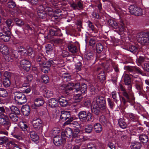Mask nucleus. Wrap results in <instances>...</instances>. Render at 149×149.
I'll list each match as a JSON object with an SVG mask.
<instances>
[{
	"label": "nucleus",
	"instance_id": "obj_17",
	"mask_svg": "<svg viewBox=\"0 0 149 149\" xmlns=\"http://www.w3.org/2000/svg\"><path fill=\"white\" fill-rule=\"evenodd\" d=\"M58 102L61 107H65L69 105V102L65 97L61 96L59 97Z\"/></svg>",
	"mask_w": 149,
	"mask_h": 149
},
{
	"label": "nucleus",
	"instance_id": "obj_6",
	"mask_svg": "<svg viewBox=\"0 0 149 149\" xmlns=\"http://www.w3.org/2000/svg\"><path fill=\"white\" fill-rule=\"evenodd\" d=\"M80 120L82 122L91 121L93 117L92 114L90 112L86 113L85 111H80L78 115Z\"/></svg>",
	"mask_w": 149,
	"mask_h": 149
},
{
	"label": "nucleus",
	"instance_id": "obj_53",
	"mask_svg": "<svg viewBox=\"0 0 149 149\" xmlns=\"http://www.w3.org/2000/svg\"><path fill=\"white\" fill-rule=\"evenodd\" d=\"M137 50V47L135 45H131L129 47V50L133 53L136 52Z\"/></svg>",
	"mask_w": 149,
	"mask_h": 149
},
{
	"label": "nucleus",
	"instance_id": "obj_61",
	"mask_svg": "<svg viewBox=\"0 0 149 149\" xmlns=\"http://www.w3.org/2000/svg\"><path fill=\"white\" fill-rule=\"evenodd\" d=\"M108 105L111 109H112L114 106V103L112 100L109 98H107Z\"/></svg>",
	"mask_w": 149,
	"mask_h": 149
},
{
	"label": "nucleus",
	"instance_id": "obj_57",
	"mask_svg": "<svg viewBox=\"0 0 149 149\" xmlns=\"http://www.w3.org/2000/svg\"><path fill=\"white\" fill-rule=\"evenodd\" d=\"M41 78L43 82L45 84L47 83L49 81V78L46 74L42 75Z\"/></svg>",
	"mask_w": 149,
	"mask_h": 149
},
{
	"label": "nucleus",
	"instance_id": "obj_33",
	"mask_svg": "<svg viewBox=\"0 0 149 149\" xmlns=\"http://www.w3.org/2000/svg\"><path fill=\"white\" fill-rule=\"evenodd\" d=\"M123 77L125 85H128L131 84V78L128 74H124Z\"/></svg>",
	"mask_w": 149,
	"mask_h": 149
},
{
	"label": "nucleus",
	"instance_id": "obj_47",
	"mask_svg": "<svg viewBox=\"0 0 149 149\" xmlns=\"http://www.w3.org/2000/svg\"><path fill=\"white\" fill-rule=\"evenodd\" d=\"M59 30L54 28H52L49 30V34L51 36H56L58 34Z\"/></svg>",
	"mask_w": 149,
	"mask_h": 149
},
{
	"label": "nucleus",
	"instance_id": "obj_30",
	"mask_svg": "<svg viewBox=\"0 0 149 149\" xmlns=\"http://www.w3.org/2000/svg\"><path fill=\"white\" fill-rule=\"evenodd\" d=\"M18 126L20 128L22 131H26L28 128V126L26 123L23 121L19 122L18 124Z\"/></svg>",
	"mask_w": 149,
	"mask_h": 149
},
{
	"label": "nucleus",
	"instance_id": "obj_5",
	"mask_svg": "<svg viewBox=\"0 0 149 149\" xmlns=\"http://www.w3.org/2000/svg\"><path fill=\"white\" fill-rule=\"evenodd\" d=\"M108 23L110 26L115 29H118L120 32L123 31L125 28V24L123 21L120 20L119 22V25L115 21L112 19H109L108 20Z\"/></svg>",
	"mask_w": 149,
	"mask_h": 149
},
{
	"label": "nucleus",
	"instance_id": "obj_24",
	"mask_svg": "<svg viewBox=\"0 0 149 149\" xmlns=\"http://www.w3.org/2000/svg\"><path fill=\"white\" fill-rule=\"evenodd\" d=\"M11 135L17 139L20 140L22 139L19 132L18 129L16 127H15L14 130L13 132L11 133Z\"/></svg>",
	"mask_w": 149,
	"mask_h": 149
},
{
	"label": "nucleus",
	"instance_id": "obj_21",
	"mask_svg": "<svg viewBox=\"0 0 149 149\" xmlns=\"http://www.w3.org/2000/svg\"><path fill=\"white\" fill-rule=\"evenodd\" d=\"M21 111L23 114L26 116H28L30 112V108L29 105H25L21 108Z\"/></svg>",
	"mask_w": 149,
	"mask_h": 149
},
{
	"label": "nucleus",
	"instance_id": "obj_42",
	"mask_svg": "<svg viewBox=\"0 0 149 149\" xmlns=\"http://www.w3.org/2000/svg\"><path fill=\"white\" fill-rule=\"evenodd\" d=\"M46 60V58L41 54H40L38 56L37 58V62H40V64H42L43 62Z\"/></svg>",
	"mask_w": 149,
	"mask_h": 149
},
{
	"label": "nucleus",
	"instance_id": "obj_16",
	"mask_svg": "<svg viewBox=\"0 0 149 149\" xmlns=\"http://www.w3.org/2000/svg\"><path fill=\"white\" fill-rule=\"evenodd\" d=\"M34 102L36 107H39L42 105L44 103L43 97L42 96L37 97L34 99Z\"/></svg>",
	"mask_w": 149,
	"mask_h": 149
},
{
	"label": "nucleus",
	"instance_id": "obj_3",
	"mask_svg": "<svg viewBox=\"0 0 149 149\" xmlns=\"http://www.w3.org/2000/svg\"><path fill=\"white\" fill-rule=\"evenodd\" d=\"M14 95L16 103L21 105L26 102L27 98L26 95L23 93L17 91L14 93Z\"/></svg>",
	"mask_w": 149,
	"mask_h": 149
},
{
	"label": "nucleus",
	"instance_id": "obj_38",
	"mask_svg": "<svg viewBox=\"0 0 149 149\" xmlns=\"http://www.w3.org/2000/svg\"><path fill=\"white\" fill-rule=\"evenodd\" d=\"M93 129V127L92 125L91 124H88L85 126L84 130L86 133L89 134L92 132Z\"/></svg>",
	"mask_w": 149,
	"mask_h": 149
},
{
	"label": "nucleus",
	"instance_id": "obj_2",
	"mask_svg": "<svg viewBox=\"0 0 149 149\" xmlns=\"http://www.w3.org/2000/svg\"><path fill=\"white\" fill-rule=\"evenodd\" d=\"M6 25L0 28L2 31L0 32V38L4 42H8L10 40V29L12 26V20L8 19L5 21Z\"/></svg>",
	"mask_w": 149,
	"mask_h": 149
},
{
	"label": "nucleus",
	"instance_id": "obj_4",
	"mask_svg": "<svg viewBox=\"0 0 149 149\" xmlns=\"http://www.w3.org/2000/svg\"><path fill=\"white\" fill-rule=\"evenodd\" d=\"M137 41L142 45H144L149 42V36L146 32H141L137 33L136 36Z\"/></svg>",
	"mask_w": 149,
	"mask_h": 149
},
{
	"label": "nucleus",
	"instance_id": "obj_10",
	"mask_svg": "<svg viewBox=\"0 0 149 149\" xmlns=\"http://www.w3.org/2000/svg\"><path fill=\"white\" fill-rule=\"evenodd\" d=\"M119 88L121 91H122L123 95L125 97H122L120 100L121 102L123 103L124 105H125L127 102H130L129 96L126 90L123 86L120 84V85Z\"/></svg>",
	"mask_w": 149,
	"mask_h": 149
},
{
	"label": "nucleus",
	"instance_id": "obj_13",
	"mask_svg": "<svg viewBox=\"0 0 149 149\" xmlns=\"http://www.w3.org/2000/svg\"><path fill=\"white\" fill-rule=\"evenodd\" d=\"M70 6L74 10H81L84 8L82 1H78L76 3L73 2L70 3Z\"/></svg>",
	"mask_w": 149,
	"mask_h": 149
},
{
	"label": "nucleus",
	"instance_id": "obj_58",
	"mask_svg": "<svg viewBox=\"0 0 149 149\" xmlns=\"http://www.w3.org/2000/svg\"><path fill=\"white\" fill-rule=\"evenodd\" d=\"M59 132L60 130L59 128L57 127H54V128L50 132V133L53 135H56Z\"/></svg>",
	"mask_w": 149,
	"mask_h": 149
},
{
	"label": "nucleus",
	"instance_id": "obj_37",
	"mask_svg": "<svg viewBox=\"0 0 149 149\" xmlns=\"http://www.w3.org/2000/svg\"><path fill=\"white\" fill-rule=\"evenodd\" d=\"M139 140L143 143H146L148 141V136L145 134H142L139 136Z\"/></svg>",
	"mask_w": 149,
	"mask_h": 149
},
{
	"label": "nucleus",
	"instance_id": "obj_32",
	"mask_svg": "<svg viewBox=\"0 0 149 149\" xmlns=\"http://www.w3.org/2000/svg\"><path fill=\"white\" fill-rule=\"evenodd\" d=\"M118 123L120 127L123 129H125L127 127V124L125 121V120L120 118L118 120Z\"/></svg>",
	"mask_w": 149,
	"mask_h": 149
},
{
	"label": "nucleus",
	"instance_id": "obj_41",
	"mask_svg": "<svg viewBox=\"0 0 149 149\" xmlns=\"http://www.w3.org/2000/svg\"><path fill=\"white\" fill-rule=\"evenodd\" d=\"M53 61L52 60L50 61H44L42 63L43 67L44 68H49L51 66V64Z\"/></svg>",
	"mask_w": 149,
	"mask_h": 149
},
{
	"label": "nucleus",
	"instance_id": "obj_49",
	"mask_svg": "<svg viewBox=\"0 0 149 149\" xmlns=\"http://www.w3.org/2000/svg\"><path fill=\"white\" fill-rule=\"evenodd\" d=\"M82 64L80 62L76 63L75 64L74 69L76 71L78 72L81 70Z\"/></svg>",
	"mask_w": 149,
	"mask_h": 149
},
{
	"label": "nucleus",
	"instance_id": "obj_15",
	"mask_svg": "<svg viewBox=\"0 0 149 149\" xmlns=\"http://www.w3.org/2000/svg\"><path fill=\"white\" fill-rule=\"evenodd\" d=\"M42 122L39 118L34 119L32 122V124L33 127L36 130L39 129L42 127Z\"/></svg>",
	"mask_w": 149,
	"mask_h": 149
},
{
	"label": "nucleus",
	"instance_id": "obj_23",
	"mask_svg": "<svg viewBox=\"0 0 149 149\" xmlns=\"http://www.w3.org/2000/svg\"><path fill=\"white\" fill-rule=\"evenodd\" d=\"M128 86L127 89L128 90V93L129 94L130 99V102L132 100H134L135 98L134 96V93L132 90V85L131 84L128 85H126Z\"/></svg>",
	"mask_w": 149,
	"mask_h": 149
},
{
	"label": "nucleus",
	"instance_id": "obj_18",
	"mask_svg": "<svg viewBox=\"0 0 149 149\" xmlns=\"http://www.w3.org/2000/svg\"><path fill=\"white\" fill-rule=\"evenodd\" d=\"M72 130L70 128H66L64 132L61 133V135L62 137H66L68 138L70 137L71 136H72Z\"/></svg>",
	"mask_w": 149,
	"mask_h": 149
},
{
	"label": "nucleus",
	"instance_id": "obj_35",
	"mask_svg": "<svg viewBox=\"0 0 149 149\" xmlns=\"http://www.w3.org/2000/svg\"><path fill=\"white\" fill-rule=\"evenodd\" d=\"M10 108L12 112H13L14 114H19L20 111L19 109L15 106L12 105L10 107Z\"/></svg>",
	"mask_w": 149,
	"mask_h": 149
},
{
	"label": "nucleus",
	"instance_id": "obj_26",
	"mask_svg": "<svg viewBox=\"0 0 149 149\" xmlns=\"http://www.w3.org/2000/svg\"><path fill=\"white\" fill-rule=\"evenodd\" d=\"M49 104L52 108L57 107L58 106V101L54 98H51L49 101Z\"/></svg>",
	"mask_w": 149,
	"mask_h": 149
},
{
	"label": "nucleus",
	"instance_id": "obj_9",
	"mask_svg": "<svg viewBox=\"0 0 149 149\" xmlns=\"http://www.w3.org/2000/svg\"><path fill=\"white\" fill-rule=\"evenodd\" d=\"M130 75L132 77L133 80L135 84L136 88L139 92H141L143 90V83L141 79L136 75L130 74Z\"/></svg>",
	"mask_w": 149,
	"mask_h": 149
},
{
	"label": "nucleus",
	"instance_id": "obj_45",
	"mask_svg": "<svg viewBox=\"0 0 149 149\" xmlns=\"http://www.w3.org/2000/svg\"><path fill=\"white\" fill-rule=\"evenodd\" d=\"M103 49V47L100 43H98L96 45V50L98 53H100Z\"/></svg>",
	"mask_w": 149,
	"mask_h": 149
},
{
	"label": "nucleus",
	"instance_id": "obj_52",
	"mask_svg": "<svg viewBox=\"0 0 149 149\" xmlns=\"http://www.w3.org/2000/svg\"><path fill=\"white\" fill-rule=\"evenodd\" d=\"M5 56L4 58L6 61L8 62H11L13 61V57L11 55V54H7Z\"/></svg>",
	"mask_w": 149,
	"mask_h": 149
},
{
	"label": "nucleus",
	"instance_id": "obj_39",
	"mask_svg": "<svg viewBox=\"0 0 149 149\" xmlns=\"http://www.w3.org/2000/svg\"><path fill=\"white\" fill-rule=\"evenodd\" d=\"M8 95V93L5 89L0 88V96L3 97H6Z\"/></svg>",
	"mask_w": 149,
	"mask_h": 149
},
{
	"label": "nucleus",
	"instance_id": "obj_7",
	"mask_svg": "<svg viewBox=\"0 0 149 149\" xmlns=\"http://www.w3.org/2000/svg\"><path fill=\"white\" fill-rule=\"evenodd\" d=\"M60 119L63 121H65L68 119L64 123L65 124L68 125L73 120V118L71 117L70 111H62L61 112Z\"/></svg>",
	"mask_w": 149,
	"mask_h": 149
},
{
	"label": "nucleus",
	"instance_id": "obj_25",
	"mask_svg": "<svg viewBox=\"0 0 149 149\" xmlns=\"http://www.w3.org/2000/svg\"><path fill=\"white\" fill-rule=\"evenodd\" d=\"M40 6L39 7V10L38 11L37 14L39 18H41L42 19L45 18L47 15V13L44 10L43 8H41V9H40Z\"/></svg>",
	"mask_w": 149,
	"mask_h": 149
},
{
	"label": "nucleus",
	"instance_id": "obj_56",
	"mask_svg": "<svg viewBox=\"0 0 149 149\" xmlns=\"http://www.w3.org/2000/svg\"><path fill=\"white\" fill-rule=\"evenodd\" d=\"M14 20L15 22L17 24V25L21 26L24 25V22L21 20L20 19L17 18H15L14 19Z\"/></svg>",
	"mask_w": 149,
	"mask_h": 149
},
{
	"label": "nucleus",
	"instance_id": "obj_11",
	"mask_svg": "<svg viewBox=\"0 0 149 149\" xmlns=\"http://www.w3.org/2000/svg\"><path fill=\"white\" fill-rule=\"evenodd\" d=\"M31 64L28 60L23 59L20 61V65L19 66L21 69L26 72H28L30 69Z\"/></svg>",
	"mask_w": 149,
	"mask_h": 149
},
{
	"label": "nucleus",
	"instance_id": "obj_60",
	"mask_svg": "<svg viewBox=\"0 0 149 149\" xmlns=\"http://www.w3.org/2000/svg\"><path fill=\"white\" fill-rule=\"evenodd\" d=\"M80 132V130L77 128H75L74 130V133L72 135V138H75L79 136V134Z\"/></svg>",
	"mask_w": 149,
	"mask_h": 149
},
{
	"label": "nucleus",
	"instance_id": "obj_63",
	"mask_svg": "<svg viewBox=\"0 0 149 149\" xmlns=\"http://www.w3.org/2000/svg\"><path fill=\"white\" fill-rule=\"evenodd\" d=\"M26 50L27 55H30L33 53V49L30 46H26Z\"/></svg>",
	"mask_w": 149,
	"mask_h": 149
},
{
	"label": "nucleus",
	"instance_id": "obj_19",
	"mask_svg": "<svg viewBox=\"0 0 149 149\" xmlns=\"http://www.w3.org/2000/svg\"><path fill=\"white\" fill-rule=\"evenodd\" d=\"M0 124L9 126L10 124L8 116L6 115H4V117H0Z\"/></svg>",
	"mask_w": 149,
	"mask_h": 149
},
{
	"label": "nucleus",
	"instance_id": "obj_34",
	"mask_svg": "<svg viewBox=\"0 0 149 149\" xmlns=\"http://www.w3.org/2000/svg\"><path fill=\"white\" fill-rule=\"evenodd\" d=\"M18 52L21 53L22 55H27V50L26 48L22 46H20L18 48Z\"/></svg>",
	"mask_w": 149,
	"mask_h": 149
},
{
	"label": "nucleus",
	"instance_id": "obj_14",
	"mask_svg": "<svg viewBox=\"0 0 149 149\" xmlns=\"http://www.w3.org/2000/svg\"><path fill=\"white\" fill-rule=\"evenodd\" d=\"M79 47V44L77 42L72 44H69L68 48L69 51L72 53H75L78 51V47Z\"/></svg>",
	"mask_w": 149,
	"mask_h": 149
},
{
	"label": "nucleus",
	"instance_id": "obj_36",
	"mask_svg": "<svg viewBox=\"0 0 149 149\" xmlns=\"http://www.w3.org/2000/svg\"><path fill=\"white\" fill-rule=\"evenodd\" d=\"M97 78L100 82H102L106 79V77L104 72H102L100 73L97 76Z\"/></svg>",
	"mask_w": 149,
	"mask_h": 149
},
{
	"label": "nucleus",
	"instance_id": "obj_31",
	"mask_svg": "<svg viewBox=\"0 0 149 149\" xmlns=\"http://www.w3.org/2000/svg\"><path fill=\"white\" fill-rule=\"evenodd\" d=\"M141 143L137 141H134L131 143L132 149H140L141 146Z\"/></svg>",
	"mask_w": 149,
	"mask_h": 149
},
{
	"label": "nucleus",
	"instance_id": "obj_22",
	"mask_svg": "<svg viewBox=\"0 0 149 149\" xmlns=\"http://www.w3.org/2000/svg\"><path fill=\"white\" fill-rule=\"evenodd\" d=\"M7 115L8 116L10 119H11L13 122H15L18 120V118L17 115V114H14V113L10 111H6Z\"/></svg>",
	"mask_w": 149,
	"mask_h": 149
},
{
	"label": "nucleus",
	"instance_id": "obj_55",
	"mask_svg": "<svg viewBox=\"0 0 149 149\" xmlns=\"http://www.w3.org/2000/svg\"><path fill=\"white\" fill-rule=\"evenodd\" d=\"M46 52L47 54H49L52 51L53 48L50 44H47L45 47Z\"/></svg>",
	"mask_w": 149,
	"mask_h": 149
},
{
	"label": "nucleus",
	"instance_id": "obj_43",
	"mask_svg": "<svg viewBox=\"0 0 149 149\" xmlns=\"http://www.w3.org/2000/svg\"><path fill=\"white\" fill-rule=\"evenodd\" d=\"M144 57L141 56H140L139 58H137L136 62L138 65L139 66H141L143 63L144 61H146Z\"/></svg>",
	"mask_w": 149,
	"mask_h": 149
},
{
	"label": "nucleus",
	"instance_id": "obj_59",
	"mask_svg": "<svg viewBox=\"0 0 149 149\" xmlns=\"http://www.w3.org/2000/svg\"><path fill=\"white\" fill-rule=\"evenodd\" d=\"M129 116L131 120L133 122H136L137 119L136 116L134 114L132 113H130L129 114Z\"/></svg>",
	"mask_w": 149,
	"mask_h": 149
},
{
	"label": "nucleus",
	"instance_id": "obj_48",
	"mask_svg": "<svg viewBox=\"0 0 149 149\" xmlns=\"http://www.w3.org/2000/svg\"><path fill=\"white\" fill-rule=\"evenodd\" d=\"M133 15L136 16H139L142 15L143 13L142 10L140 8L138 7L136 9Z\"/></svg>",
	"mask_w": 149,
	"mask_h": 149
},
{
	"label": "nucleus",
	"instance_id": "obj_44",
	"mask_svg": "<svg viewBox=\"0 0 149 149\" xmlns=\"http://www.w3.org/2000/svg\"><path fill=\"white\" fill-rule=\"evenodd\" d=\"M24 28L25 30L28 31V33L29 35H31L34 33V30L28 24H26L24 25Z\"/></svg>",
	"mask_w": 149,
	"mask_h": 149
},
{
	"label": "nucleus",
	"instance_id": "obj_1",
	"mask_svg": "<svg viewBox=\"0 0 149 149\" xmlns=\"http://www.w3.org/2000/svg\"><path fill=\"white\" fill-rule=\"evenodd\" d=\"M92 112L96 115H98L100 110L106 111L105 98L103 96L97 95L95 96L92 102L91 106Z\"/></svg>",
	"mask_w": 149,
	"mask_h": 149
},
{
	"label": "nucleus",
	"instance_id": "obj_12",
	"mask_svg": "<svg viewBox=\"0 0 149 149\" xmlns=\"http://www.w3.org/2000/svg\"><path fill=\"white\" fill-rule=\"evenodd\" d=\"M126 70L129 72L133 73H136L137 74H140L142 76L145 75L146 74L144 73L143 71L139 68L136 66H128L125 67Z\"/></svg>",
	"mask_w": 149,
	"mask_h": 149
},
{
	"label": "nucleus",
	"instance_id": "obj_50",
	"mask_svg": "<svg viewBox=\"0 0 149 149\" xmlns=\"http://www.w3.org/2000/svg\"><path fill=\"white\" fill-rule=\"evenodd\" d=\"M100 122L104 125H106L107 123V121L106 118L104 116H101L99 120Z\"/></svg>",
	"mask_w": 149,
	"mask_h": 149
},
{
	"label": "nucleus",
	"instance_id": "obj_46",
	"mask_svg": "<svg viewBox=\"0 0 149 149\" xmlns=\"http://www.w3.org/2000/svg\"><path fill=\"white\" fill-rule=\"evenodd\" d=\"M3 84L4 86L5 87H9L11 84V82L8 79H3Z\"/></svg>",
	"mask_w": 149,
	"mask_h": 149
},
{
	"label": "nucleus",
	"instance_id": "obj_28",
	"mask_svg": "<svg viewBox=\"0 0 149 149\" xmlns=\"http://www.w3.org/2000/svg\"><path fill=\"white\" fill-rule=\"evenodd\" d=\"M30 135L31 140L34 142L38 141L39 137L36 133L34 131H31L30 132Z\"/></svg>",
	"mask_w": 149,
	"mask_h": 149
},
{
	"label": "nucleus",
	"instance_id": "obj_62",
	"mask_svg": "<svg viewBox=\"0 0 149 149\" xmlns=\"http://www.w3.org/2000/svg\"><path fill=\"white\" fill-rule=\"evenodd\" d=\"M138 7L135 6L134 5H131L129 6V12L131 13L132 14H133L134 12L135 11L136 9Z\"/></svg>",
	"mask_w": 149,
	"mask_h": 149
},
{
	"label": "nucleus",
	"instance_id": "obj_51",
	"mask_svg": "<svg viewBox=\"0 0 149 149\" xmlns=\"http://www.w3.org/2000/svg\"><path fill=\"white\" fill-rule=\"evenodd\" d=\"M18 50H15L14 49H12L11 51L10 54L12 56L15 58H17L19 56L18 54Z\"/></svg>",
	"mask_w": 149,
	"mask_h": 149
},
{
	"label": "nucleus",
	"instance_id": "obj_64",
	"mask_svg": "<svg viewBox=\"0 0 149 149\" xmlns=\"http://www.w3.org/2000/svg\"><path fill=\"white\" fill-rule=\"evenodd\" d=\"M8 141L7 137L6 136L2 137L0 138V145L5 143Z\"/></svg>",
	"mask_w": 149,
	"mask_h": 149
},
{
	"label": "nucleus",
	"instance_id": "obj_40",
	"mask_svg": "<svg viewBox=\"0 0 149 149\" xmlns=\"http://www.w3.org/2000/svg\"><path fill=\"white\" fill-rule=\"evenodd\" d=\"M84 57L87 60H93L94 58L93 53L91 52H88L85 54Z\"/></svg>",
	"mask_w": 149,
	"mask_h": 149
},
{
	"label": "nucleus",
	"instance_id": "obj_29",
	"mask_svg": "<svg viewBox=\"0 0 149 149\" xmlns=\"http://www.w3.org/2000/svg\"><path fill=\"white\" fill-rule=\"evenodd\" d=\"M95 131L97 133H100L102 130V126L99 123L95 124L93 126Z\"/></svg>",
	"mask_w": 149,
	"mask_h": 149
},
{
	"label": "nucleus",
	"instance_id": "obj_8",
	"mask_svg": "<svg viewBox=\"0 0 149 149\" xmlns=\"http://www.w3.org/2000/svg\"><path fill=\"white\" fill-rule=\"evenodd\" d=\"M70 88L72 89L74 92H80L82 93H84L87 91V86L84 83H82L80 85L79 83H77L74 85H73V88Z\"/></svg>",
	"mask_w": 149,
	"mask_h": 149
},
{
	"label": "nucleus",
	"instance_id": "obj_27",
	"mask_svg": "<svg viewBox=\"0 0 149 149\" xmlns=\"http://www.w3.org/2000/svg\"><path fill=\"white\" fill-rule=\"evenodd\" d=\"M62 137L61 136L58 135H56L54 137L53 141L55 145L58 146L61 144L62 142Z\"/></svg>",
	"mask_w": 149,
	"mask_h": 149
},
{
	"label": "nucleus",
	"instance_id": "obj_54",
	"mask_svg": "<svg viewBox=\"0 0 149 149\" xmlns=\"http://www.w3.org/2000/svg\"><path fill=\"white\" fill-rule=\"evenodd\" d=\"M82 98V97L80 94H77L74 97V99L75 100L74 102H79L81 100Z\"/></svg>",
	"mask_w": 149,
	"mask_h": 149
},
{
	"label": "nucleus",
	"instance_id": "obj_20",
	"mask_svg": "<svg viewBox=\"0 0 149 149\" xmlns=\"http://www.w3.org/2000/svg\"><path fill=\"white\" fill-rule=\"evenodd\" d=\"M40 9H41V8L45 11L46 12H51L52 11V8L49 6V4L47 3L46 1H43L41 5L40 6Z\"/></svg>",
	"mask_w": 149,
	"mask_h": 149
}]
</instances>
